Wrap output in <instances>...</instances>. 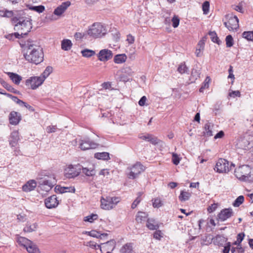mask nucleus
Wrapping results in <instances>:
<instances>
[{"instance_id": "nucleus-1", "label": "nucleus", "mask_w": 253, "mask_h": 253, "mask_svg": "<svg viewBox=\"0 0 253 253\" xmlns=\"http://www.w3.org/2000/svg\"><path fill=\"white\" fill-rule=\"evenodd\" d=\"M26 52L24 56L28 61L38 64L43 60V53L42 48L32 42H28L25 44Z\"/></svg>"}, {"instance_id": "nucleus-2", "label": "nucleus", "mask_w": 253, "mask_h": 253, "mask_svg": "<svg viewBox=\"0 0 253 253\" xmlns=\"http://www.w3.org/2000/svg\"><path fill=\"white\" fill-rule=\"evenodd\" d=\"M23 13L20 11L16 16L12 18L11 21L15 24V30L26 36L32 28V19L30 17H23Z\"/></svg>"}, {"instance_id": "nucleus-3", "label": "nucleus", "mask_w": 253, "mask_h": 253, "mask_svg": "<svg viewBox=\"0 0 253 253\" xmlns=\"http://www.w3.org/2000/svg\"><path fill=\"white\" fill-rule=\"evenodd\" d=\"M235 176L239 179L245 181H253V170L248 165H243L236 169L234 171Z\"/></svg>"}, {"instance_id": "nucleus-4", "label": "nucleus", "mask_w": 253, "mask_h": 253, "mask_svg": "<svg viewBox=\"0 0 253 253\" xmlns=\"http://www.w3.org/2000/svg\"><path fill=\"white\" fill-rule=\"evenodd\" d=\"M107 32L106 27L101 23L93 24L87 31V34L94 38H100L105 36Z\"/></svg>"}, {"instance_id": "nucleus-5", "label": "nucleus", "mask_w": 253, "mask_h": 253, "mask_svg": "<svg viewBox=\"0 0 253 253\" xmlns=\"http://www.w3.org/2000/svg\"><path fill=\"white\" fill-rule=\"evenodd\" d=\"M120 199L117 197L106 196L101 199V207L106 210H110L113 209L120 202Z\"/></svg>"}, {"instance_id": "nucleus-6", "label": "nucleus", "mask_w": 253, "mask_h": 253, "mask_svg": "<svg viewBox=\"0 0 253 253\" xmlns=\"http://www.w3.org/2000/svg\"><path fill=\"white\" fill-rule=\"evenodd\" d=\"M232 167H235V165L231 164L229 167L228 161L224 159H219L216 162L214 169L218 173H226L231 169Z\"/></svg>"}, {"instance_id": "nucleus-7", "label": "nucleus", "mask_w": 253, "mask_h": 253, "mask_svg": "<svg viewBox=\"0 0 253 253\" xmlns=\"http://www.w3.org/2000/svg\"><path fill=\"white\" fill-rule=\"evenodd\" d=\"M81 172V166L69 165L64 170V175L68 178H74Z\"/></svg>"}, {"instance_id": "nucleus-8", "label": "nucleus", "mask_w": 253, "mask_h": 253, "mask_svg": "<svg viewBox=\"0 0 253 253\" xmlns=\"http://www.w3.org/2000/svg\"><path fill=\"white\" fill-rule=\"evenodd\" d=\"M43 82V78H41L40 76L31 77L26 80L25 84L29 88L36 89L41 85Z\"/></svg>"}, {"instance_id": "nucleus-9", "label": "nucleus", "mask_w": 253, "mask_h": 253, "mask_svg": "<svg viewBox=\"0 0 253 253\" xmlns=\"http://www.w3.org/2000/svg\"><path fill=\"white\" fill-rule=\"evenodd\" d=\"M127 169L129 170L128 177L130 179L135 178L144 170L143 166L140 163H136L131 167L128 168Z\"/></svg>"}, {"instance_id": "nucleus-10", "label": "nucleus", "mask_w": 253, "mask_h": 253, "mask_svg": "<svg viewBox=\"0 0 253 253\" xmlns=\"http://www.w3.org/2000/svg\"><path fill=\"white\" fill-rule=\"evenodd\" d=\"M116 245V242L114 240H110L106 243L97 245L98 249H99L101 253H112L114 250Z\"/></svg>"}, {"instance_id": "nucleus-11", "label": "nucleus", "mask_w": 253, "mask_h": 253, "mask_svg": "<svg viewBox=\"0 0 253 253\" xmlns=\"http://www.w3.org/2000/svg\"><path fill=\"white\" fill-rule=\"evenodd\" d=\"M234 215V212L231 208L222 209L217 214V219L219 221L223 222Z\"/></svg>"}, {"instance_id": "nucleus-12", "label": "nucleus", "mask_w": 253, "mask_h": 253, "mask_svg": "<svg viewBox=\"0 0 253 253\" xmlns=\"http://www.w3.org/2000/svg\"><path fill=\"white\" fill-rule=\"evenodd\" d=\"M224 24L229 30H237L239 27V19L236 16H231Z\"/></svg>"}, {"instance_id": "nucleus-13", "label": "nucleus", "mask_w": 253, "mask_h": 253, "mask_svg": "<svg viewBox=\"0 0 253 253\" xmlns=\"http://www.w3.org/2000/svg\"><path fill=\"white\" fill-rule=\"evenodd\" d=\"M139 138L149 142L153 145H156L160 142V140L155 135L149 133H141L138 136Z\"/></svg>"}, {"instance_id": "nucleus-14", "label": "nucleus", "mask_w": 253, "mask_h": 253, "mask_svg": "<svg viewBox=\"0 0 253 253\" xmlns=\"http://www.w3.org/2000/svg\"><path fill=\"white\" fill-rule=\"evenodd\" d=\"M98 146L96 143L90 141L88 139L80 140V147L82 150L95 148Z\"/></svg>"}, {"instance_id": "nucleus-15", "label": "nucleus", "mask_w": 253, "mask_h": 253, "mask_svg": "<svg viewBox=\"0 0 253 253\" xmlns=\"http://www.w3.org/2000/svg\"><path fill=\"white\" fill-rule=\"evenodd\" d=\"M112 57L113 53L112 51L108 49L101 50L98 54V59L103 62H105L110 60L112 58Z\"/></svg>"}, {"instance_id": "nucleus-16", "label": "nucleus", "mask_w": 253, "mask_h": 253, "mask_svg": "<svg viewBox=\"0 0 253 253\" xmlns=\"http://www.w3.org/2000/svg\"><path fill=\"white\" fill-rule=\"evenodd\" d=\"M20 139L19 132L17 130L13 131L9 138V144L11 148H15L18 145Z\"/></svg>"}, {"instance_id": "nucleus-17", "label": "nucleus", "mask_w": 253, "mask_h": 253, "mask_svg": "<svg viewBox=\"0 0 253 253\" xmlns=\"http://www.w3.org/2000/svg\"><path fill=\"white\" fill-rule=\"evenodd\" d=\"M44 204L48 209H52L56 207L59 204V201L57 199L56 195H52L45 199Z\"/></svg>"}, {"instance_id": "nucleus-18", "label": "nucleus", "mask_w": 253, "mask_h": 253, "mask_svg": "<svg viewBox=\"0 0 253 253\" xmlns=\"http://www.w3.org/2000/svg\"><path fill=\"white\" fill-rule=\"evenodd\" d=\"M39 184L42 188L44 189L46 191L50 190L55 184V181L54 179L53 180L42 179L39 182Z\"/></svg>"}, {"instance_id": "nucleus-19", "label": "nucleus", "mask_w": 253, "mask_h": 253, "mask_svg": "<svg viewBox=\"0 0 253 253\" xmlns=\"http://www.w3.org/2000/svg\"><path fill=\"white\" fill-rule=\"evenodd\" d=\"M21 120V116L20 113L12 111L9 115V123L12 125H17Z\"/></svg>"}, {"instance_id": "nucleus-20", "label": "nucleus", "mask_w": 253, "mask_h": 253, "mask_svg": "<svg viewBox=\"0 0 253 253\" xmlns=\"http://www.w3.org/2000/svg\"><path fill=\"white\" fill-rule=\"evenodd\" d=\"M69 2L62 3L60 5L58 6L54 11V14L57 16H60L63 13L67 8L70 6Z\"/></svg>"}, {"instance_id": "nucleus-21", "label": "nucleus", "mask_w": 253, "mask_h": 253, "mask_svg": "<svg viewBox=\"0 0 253 253\" xmlns=\"http://www.w3.org/2000/svg\"><path fill=\"white\" fill-rule=\"evenodd\" d=\"M37 185V182L35 180H30L23 186L22 189L24 192H28L34 190Z\"/></svg>"}, {"instance_id": "nucleus-22", "label": "nucleus", "mask_w": 253, "mask_h": 253, "mask_svg": "<svg viewBox=\"0 0 253 253\" xmlns=\"http://www.w3.org/2000/svg\"><path fill=\"white\" fill-rule=\"evenodd\" d=\"M55 192L56 193L62 194L67 192H75V189L72 187H61L60 185H56L54 188Z\"/></svg>"}, {"instance_id": "nucleus-23", "label": "nucleus", "mask_w": 253, "mask_h": 253, "mask_svg": "<svg viewBox=\"0 0 253 253\" xmlns=\"http://www.w3.org/2000/svg\"><path fill=\"white\" fill-rule=\"evenodd\" d=\"M82 173L87 176H92L95 174V170L93 167L85 168L81 166Z\"/></svg>"}, {"instance_id": "nucleus-24", "label": "nucleus", "mask_w": 253, "mask_h": 253, "mask_svg": "<svg viewBox=\"0 0 253 253\" xmlns=\"http://www.w3.org/2000/svg\"><path fill=\"white\" fill-rule=\"evenodd\" d=\"M146 226L151 230H157L159 227L158 224L153 218H148L147 219Z\"/></svg>"}, {"instance_id": "nucleus-25", "label": "nucleus", "mask_w": 253, "mask_h": 253, "mask_svg": "<svg viewBox=\"0 0 253 253\" xmlns=\"http://www.w3.org/2000/svg\"><path fill=\"white\" fill-rule=\"evenodd\" d=\"M120 253H132L133 244L130 243L125 244L120 249Z\"/></svg>"}, {"instance_id": "nucleus-26", "label": "nucleus", "mask_w": 253, "mask_h": 253, "mask_svg": "<svg viewBox=\"0 0 253 253\" xmlns=\"http://www.w3.org/2000/svg\"><path fill=\"white\" fill-rule=\"evenodd\" d=\"M16 241L17 243L21 246L24 247L25 249L29 244H31L30 240L26 238L17 236Z\"/></svg>"}, {"instance_id": "nucleus-27", "label": "nucleus", "mask_w": 253, "mask_h": 253, "mask_svg": "<svg viewBox=\"0 0 253 253\" xmlns=\"http://www.w3.org/2000/svg\"><path fill=\"white\" fill-rule=\"evenodd\" d=\"M7 74L10 79L16 84H19L20 81L22 80V77L16 73L8 72Z\"/></svg>"}, {"instance_id": "nucleus-28", "label": "nucleus", "mask_w": 253, "mask_h": 253, "mask_svg": "<svg viewBox=\"0 0 253 253\" xmlns=\"http://www.w3.org/2000/svg\"><path fill=\"white\" fill-rule=\"evenodd\" d=\"M26 249L29 253H41L40 249L38 248L37 246L34 244L32 241H31V244L27 246V247L26 248Z\"/></svg>"}, {"instance_id": "nucleus-29", "label": "nucleus", "mask_w": 253, "mask_h": 253, "mask_svg": "<svg viewBox=\"0 0 253 253\" xmlns=\"http://www.w3.org/2000/svg\"><path fill=\"white\" fill-rule=\"evenodd\" d=\"M148 214L145 212L139 211L136 216L135 220L138 223H142L147 219Z\"/></svg>"}, {"instance_id": "nucleus-30", "label": "nucleus", "mask_w": 253, "mask_h": 253, "mask_svg": "<svg viewBox=\"0 0 253 253\" xmlns=\"http://www.w3.org/2000/svg\"><path fill=\"white\" fill-rule=\"evenodd\" d=\"M213 127V125L210 123H207L205 125L204 129L205 134L207 136H211L213 135L212 129Z\"/></svg>"}, {"instance_id": "nucleus-31", "label": "nucleus", "mask_w": 253, "mask_h": 253, "mask_svg": "<svg viewBox=\"0 0 253 253\" xmlns=\"http://www.w3.org/2000/svg\"><path fill=\"white\" fill-rule=\"evenodd\" d=\"M72 46L71 41L68 39H64L61 42V48L65 51L69 50Z\"/></svg>"}, {"instance_id": "nucleus-32", "label": "nucleus", "mask_w": 253, "mask_h": 253, "mask_svg": "<svg viewBox=\"0 0 253 253\" xmlns=\"http://www.w3.org/2000/svg\"><path fill=\"white\" fill-rule=\"evenodd\" d=\"M38 227V224L36 223L31 224L27 223L24 227L23 231L25 232H32L36 230Z\"/></svg>"}, {"instance_id": "nucleus-33", "label": "nucleus", "mask_w": 253, "mask_h": 253, "mask_svg": "<svg viewBox=\"0 0 253 253\" xmlns=\"http://www.w3.org/2000/svg\"><path fill=\"white\" fill-rule=\"evenodd\" d=\"M126 60V56L125 54H117L115 56L114 61L117 64L124 63Z\"/></svg>"}, {"instance_id": "nucleus-34", "label": "nucleus", "mask_w": 253, "mask_h": 253, "mask_svg": "<svg viewBox=\"0 0 253 253\" xmlns=\"http://www.w3.org/2000/svg\"><path fill=\"white\" fill-rule=\"evenodd\" d=\"M94 157L97 159L108 160L110 159L109 154L107 152L97 153L94 155Z\"/></svg>"}, {"instance_id": "nucleus-35", "label": "nucleus", "mask_w": 253, "mask_h": 253, "mask_svg": "<svg viewBox=\"0 0 253 253\" xmlns=\"http://www.w3.org/2000/svg\"><path fill=\"white\" fill-rule=\"evenodd\" d=\"M0 83L2 84V85L6 88L7 90L13 92L15 93H18L19 91L14 89L11 85L8 84L6 82L2 80H0Z\"/></svg>"}, {"instance_id": "nucleus-36", "label": "nucleus", "mask_w": 253, "mask_h": 253, "mask_svg": "<svg viewBox=\"0 0 253 253\" xmlns=\"http://www.w3.org/2000/svg\"><path fill=\"white\" fill-rule=\"evenodd\" d=\"M191 197V194L188 192L181 191L179 196V199L180 201L183 202L188 200Z\"/></svg>"}, {"instance_id": "nucleus-37", "label": "nucleus", "mask_w": 253, "mask_h": 253, "mask_svg": "<svg viewBox=\"0 0 253 253\" xmlns=\"http://www.w3.org/2000/svg\"><path fill=\"white\" fill-rule=\"evenodd\" d=\"M27 7L29 9L35 11L38 13H42L45 9V7L43 5L32 6L30 5H27Z\"/></svg>"}, {"instance_id": "nucleus-38", "label": "nucleus", "mask_w": 253, "mask_h": 253, "mask_svg": "<svg viewBox=\"0 0 253 253\" xmlns=\"http://www.w3.org/2000/svg\"><path fill=\"white\" fill-rule=\"evenodd\" d=\"M200 73L196 69H193L191 72V75L190 77V80L191 82H194L200 77Z\"/></svg>"}, {"instance_id": "nucleus-39", "label": "nucleus", "mask_w": 253, "mask_h": 253, "mask_svg": "<svg viewBox=\"0 0 253 253\" xmlns=\"http://www.w3.org/2000/svg\"><path fill=\"white\" fill-rule=\"evenodd\" d=\"M82 56L84 57L89 58L95 55V52L94 50L85 49L81 51Z\"/></svg>"}, {"instance_id": "nucleus-40", "label": "nucleus", "mask_w": 253, "mask_h": 253, "mask_svg": "<svg viewBox=\"0 0 253 253\" xmlns=\"http://www.w3.org/2000/svg\"><path fill=\"white\" fill-rule=\"evenodd\" d=\"M211 81V79L209 77H207L205 80L202 85L200 87L199 91L201 92H203L205 89L208 88L209 87V83Z\"/></svg>"}, {"instance_id": "nucleus-41", "label": "nucleus", "mask_w": 253, "mask_h": 253, "mask_svg": "<svg viewBox=\"0 0 253 253\" xmlns=\"http://www.w3.org/2000/svg\"><path fill=\"white\" fill-rule=\"evenodd\" d=\"M188 71V68L186 66L185 63H181L177 68V71L181 74L187 73Z\"/></svg>"}, {"instance_id": "nucleus-42", "label": "nucleus", "mask_w": 253, "mask_h": 253, "mask_svg": "<svg viewBox=\"0 0 253 253\" xmlns=\"http://www.w3.org/2000/svg\"><path fill=\"white\" fill-rule=\"evenodd\" d=\"M52 72V68L50 66H47L44 72L42 73L41 78H43L44 81L45 79L49 75V74Z\"/></svg>"}, {"instance_id": "nucleus-43", "label": "nucleus", "mask_w": 253, "mask_h": 253, "mask_svg": "<svg viewBox=\"0 0 253 253\" xmlns=\"http://www.w3.org/2000/svg\"><path fill=\"white\" fill-rule=\"evenodd\" d=\"M85 234H87L88 235L91 237H96V238H99L101 236H106L107 234H100V233L98 232L92 230L90 232H85Z\"/></svg>"}, {"instance_id": "nucleus-44", "label": "nucleus", "mask_w": 253, "mask_h": 253, "mask_svg": "<svg viewBox=\"0 0 253 253\" xmlns=\"http://www.w3.org/2000/svg\"><path fill=\"white\" fill-rule=\"evenodd\" d=\"M98 218V215L96 214H91L88 216H85L84 218V221H87L89 222H93L94 220H96Z\"/></svg>"}, {"instance_id": "nucleus-45", "label": "nucleus", "mask_w": 253, "mask_h": 253, "mask_svg": "<svg viewBox=\"0 0 253 253\" xmlns=\"http://www.w3.org/2000/svg\"><path fill=\"white\" fill-rule=\"evenodd\" d=\"M244 201V197L243 196H239L234 201L233 205L235 207H238Z\"/></svg>"}, {"instance_id": "nucleus-46", "label": "nucleus", "mask_w": 253, "mask_h": 253, "mask_svg": "<svg viewBox=\"0 0 253 253\" xmlns=\"http://www.w3.org/2000/svg\"><path fill=\"white\" fill-rule=\"evenodd\" d=\"M244 236L245 234L243 233L238 234L237 237V241L233 243V245L240 246L241 245V243L244 239Z\"/></svg>"}, {"instance_id": "nucleus-47", "label": "nucleus", "mask_w": 253, "mask_h": 253, "mask_svg": "<svg viewBox=\"0 0 253 253\" xmlns=\"http://www.w3.org/2000/svg\"><path fill=\"white\" fill-rule=\"evenodd\" d=\"M243 37L248 41H253V32L247 31L243 33Z\"/></svg>"}, {"instance_id": "nucleus-48", "label": "nucleus", "mask_w": 253, "mask_h": 253, "mask_svg": "<svg viewBox=\"0 0 253 253\" xmlns=\"http://www.w3.org/2000/svg\"><path fill=\"white\" fill-rule=\"evenodd\" d=\"M209 35L211 39V41L217 44H219L220 41L218 40V38L217 36V35L215 32H210L209 33Z\"/></svg>"}, {"instance_id": "nucleus-49", "label": "nucleus", "mask_w": 253, "mask_h": 253, "mask_svg": "<svg viewBox=\"0 0 253 253\" xmlns=\"http://www.w3.org/2000/svg\"><path fill=\"white\" fill-rule=\"evenodd\" d=\"M210 2L208 1H205L202 5V9L204 14H207L209 12Z\"/></svg>"}, {"instance_id": "nucleus-50", "label": "nucleus", "mask_w": 253, "mask_h": 253, "mask_svg": "<svg viewBox=\"0 0 253 253\" xmlns=\"http://www.w3.org/2000/svg\"><path fill=\"white\" fill-rule=\"evenodd\" d=\"M225 40L227 47H230L233 45V39L231 35H228L226 37Z\"/></svg>"}, {"instance_id": "nucleus-51", "label": "nucleus", "mask_w": 253, "mask_h": 253, "mask_svg": "<svg viewBox=\"0 0 253 253\" xmlns=\"http://www.w3.org/2000/svg\"><path fill=\"white\" fill-rule=\"evenodd\" d=\"M163 205L162 201L159 198L155 199L153 202V206L154 208H160Z\"/></svg>"}, {"instance_id": "nucleus-52", "label": "nucleus", "mask_w": 253, "mask_h": 253, "mask_svg": "<svg viewBox=\"0 0 253 253\" xmlns=\"http://www.w3.org/2000/svg\"><path fill=\"white\" fill-rule=\"evenodd\" d=\"M172 25L174 28H176L178 27L179 24V19L177 16H174L172 18Z\"/></svg>"}, {"instance_id": "nucleus-53", "label": "nucleus", "mask_w": 253, "mask_h": 253, "mask_svg": "<svg viewBox=\"0 0 253 253\" xmlns=\"http://www.w3.org/2000/svg\"><path fill=\"white\" fill-rule=\"evenodd\" d=\"M139 196L137 197V198L134 201V202L132 203V205H131V208L132 209H135L137 205L140 203V202L141 201V199L140 198V196L141 195V194L140 193H139Z\"/></svg>"}, {"instance_id": "nucleus-54", "label": "nucleus", "mask_w": 253, "mask_h": 253, "mask_svg": "<svg viewBox=\"0 0 253 253\" xmlns=\"http://www.w3.org/2000/svg\"><path fill=\"white\" fill-rule=\"evenodd\" d=\"M4 17L6 18H11L14 17V12L12 10H9L7 9L4 10Z\"/></svg>"}, {"instance_id": "nucleus-55", "label": "nucleus", "mask_w": 253, "mask_h": 253, "mask_svg": "<svg viewBox=\"0 0 253 253\" xmlns=\"http://www.w3.org/2000/svg\"><path fill=\"white\" fill-rule=\"evenodd\" d=\"M172 161L174 165H177L179 163L180 159L177 154L173 153L172 154Z\"/></svg>"}, {"instance_id": "nucleus-56", "label": "nucleus", "mask_w": 253, "mask_h": 253, "mask_svg": "<svg viewBox=\"0 0 253 253\" xmlns=\"http://www.w3.org/2000/svg\"><path fill=\"white\" fill-rule=\"evenodd\" d=\"M218 207L217 203H214L211 204L210 206H209L208 208V211L210 212H212L216 210Z\"/></svg>"}, {"instance_id": "nucleus-57", "label": "nucleus", "mask_w": 253, "mask_h": 253, "mask_svg": "<svg viewBox=\"0 0 253 253\" xmlns=\"http://www.w3.org/2000/svg\"><path fill=\"white\" fill-rule=\"evenodd\" d=\"M162 235L163 234L160 230H157L155 232H154L153 237L156 239L160 240L161 238L162 237Z\"/></svg>"}, {"instance_id": "nucleus-58", "label": "nucleus", "mask_w": 253, "mask_h": 253, "mask_svg": "<svg viewBox=\"0 0 253 253\" xmlns=\"http://www.w3.org/2000/svg\"><path fill=\"white\" fill-rule=\"evenodd\" d=\"M135 40L134 37H133L131 34H128L127 35V38L126 41L128 42V43L130 44L134 43Z\"/></svg>"}, {"instance_id": "nucleus-59", "label": "nucleus", "mask_w": 253, "mask_h": 253, "mask_svg": "<svg viewBox=\"0 0 253 253\" xmlns=\"http://www.w3.org/2000/svg\"><path fill=\"white\" fill-rule=\"evenodd\" d=\"M57 129L56 126H48L46 127V130L48 133L54 132Z\"/></svg>"}, {"instance_id": "nucleus-60", "label": "nucleus", "mask_w": 253, "mask_h": 253, "mask_svg": "<svg viewBox=\"0 0 253 253\" xmlns=\"http://www.w3.org/2000/svg\"><path fill=\"white\" fill-rule=\"evenodd\" d=\"M84 36V34L82 33H76L74 35V37L76 40H80L82 39Z\"/></svg>"}, {"instance_id": "nucleus-61", "label": "nucleus", "mask_w": 253, "mask_h": 253, "mask_svg": "<svg viewBox=\"0 0 253 253\" xmlns=\"http://www.w3.org/2000/svg\"><path fill=\"white\" fill-rule=\"evenodd\" d=\"M231 248V243L230 242H228L226 243V246L224 247V249L223 250V253H229Z\"/></svg>"}, {"instance_id": "nucleus-62", "label": "nucleus", "mask_w": 253, "mask_h": 253, "mask_svg": "<svg viewBox=\"0 0 253 253\" xmlns=\"http://www.w3.org/2000/svg\"><path fill=\"white\" fill-rule=\"evenodd\" d=\"M241 95L240 92L238 90L237 91H232L229 93V96L230 97H234L235 96L240 97Z\"/></svg>"}, {"instance_id": "nucleus-63", "label": "nucleus", "mask_w": 253, "mask_h": 253, "mask_svg": "<svg viewBox=\"0 0 253 253\" xmlns=\"http://www.w3.org/2000/svg\"><path fill=\"white\" fill-rule=\"evenodd\" d=\"M147 100V98L145 96H142L138 102V104L140 106H143L145 105V102Z\"/></svg>"}, {"instance_id": "nucleus-64", "label": "nucleus", "mask_w": 253, "mask_h": 253, "mask_svg": "<svg viewBox=\"0 0 253 253\" xmlns=\"http://www.w3.org/2000/svg\"><path fill=\"white\" fill-rule=\"evenodd\" d=\"M99 0H85V2L87 5L91 6L97 2Z\"/></svg>"}]
</instances>
